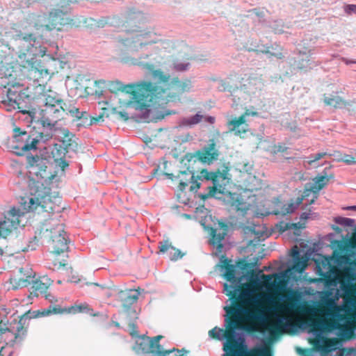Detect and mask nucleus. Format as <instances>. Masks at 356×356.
Masks as SVG:
<instances>
[{
    "instance_id": "obj_1",
    "label": "nucleus",
    "mask_w": 356,
    "mask_h": 356,
    "mask_svg": "<svg viewBox=\"0 0 356 356\" xmlns=\"http://www.w3.org/2000/svg\"><path fill=\"white\" fill-rule=\"evenodd\" d=\"M96 85L104 84L112 93L119 91L132 95L127 106L139 111L140 113L132 116L136 121L143 120L145 122H157L166 116L176 114L175 110L166 108L152 109L150 106L155 104H163L172 98H168L167 91L156 86L150 81H141L136 83L124 84L118 80L106 82L100 79L95 81Z\"/></svg>"
},
{
    "instance_id": "obj_2",
    "label": "nucleus",
    "mask_w": 356,
    "mask_h": 356,
    "mask_svg": "<svg viewBox=\"0 0 356 356\" xmlns=\"http://www.w3.org/2000/svg\"><path fill=\"white\" fill-rule=\"evenodd\" d=\"M257 265V262H248L245 257L238 259L236 264H232V261L225 256H222L220 259L219 267L222 272V277L228 283L223 284V293L229 297L231 302L230 306H225L224 310L228 315H239L243 312V307L236 302L243 298L244 293L241 290L243 282L244 280H254L258 282L264 280L267 284L273 285L272 277L270 275H264L260 277L255 275L252 268Z\"/></svg>"
},
{
    "instance_id": "obj_3",
    "label": "nucleus",
    "mask_w": 356,
    "mask_h": 356,
    "mask_svg": "<svg viewBox=\"0 0 356 356\" xmlns=\"http://www.w3.org/2000/svg\"><path fill=\"white\" fill-rule=\"evenodd\" d=\"M142 13L139 11H136L135 9H130L127 12L125 20L121 19L118 16H106L101 17L97 19L92 17L84 18L83 17L79 23H83V25L90 29L94 28H104L106 25L108 24L115 27H124L127 32L130 33H139L130 38H122L118 37V41L120 42L128 50L136 52L140 49H143L147 47V44L152 42H147L143 40L148 35V32L139 30L138 24L141 19Z\"/></svg>"
},
{
    "instance_id": "obj_4",
    "label": "nucleus",
    "mask_w": 356,
    "mask_h": 356,
    "mask_svg": "<svg viewBox=\"0 0 356 356\" xmlns=\"http://www.w3.org/2000/svg\"><path fill=\"white\" fill-rule=\"evenodd\" d=\"M0 88L6 90L7 99L3 103L13 109H17L18 112L27 114L29 122H33L35 118L36 108L34 104V98L30 94L28 88L17 81L15 74H12L9 70L3 76H0Z\"/></svg>"
},
{
    "instance_id": "obj_5",
    "label": "nucleus",
    "mask_w": 356,
    "mask_h": 356,
    "mask_svg": "<svg viewBox=\"0 0 356 356\" xmlns=\"http://www.w3.org/2000/svg\"><path fill=\"white\" fill-rule=\"evenodd\" d=\"M9 36L18 51V57L26 60L32 70L40 72L49 74V69L44 68L37 57H44L47 48L36 41L34 33H28L21 30L13 29L9 32Z\"/></svg>"
},
{
    "instance_id": "obj_6",
    "label": "nucleus",
    "mask_w": 356,
    "mask_h": 356,
    "mask_svg": "<svg viewBox=\"0 0 356 356\" xmlns=\"http://www.w3.org/2000/svg\"><path fill=\"white\" fill-rule=\"evenodd\" d=\"M39 235L40 238H47V242L52 244L53 252L56 255H60L69 249L70 241L64 230V225L62 223H58L57 221L51 223L46 220L40 229Z\"/></svg>"
},
{
    "instance_id": "obj_7",
    "label": "nucleus",
    "mask_w": 356,
    "mask_h": 356,
    "mask_svg": "<svg viewBox=\"0 0 356 356\" xmlns=\"http://www.w3.org/2000/svg\"><path fill=\"white\" fill-rule=\"evenodd\" d=\"M44 182L30 180V197L23 198L24 209L28 212H35L38 210L40 204L45 203L46 200H51V198H58V192H51V188L44 186Z\"/></svg>"
},
{
    "instance_id": "obj_8",
    "label": "nucleus",
    "mask_w": 356,
    "mask_h": 356,
    "mask_svg": "<svg viewBox=\"0 0 356 356\" xmlns=\"http://www.w3.org/2000/svg\"><path fill=\"white\" fill-rule=\"evenodd\" d=\"M248 310L243 307V312L236 316L234 314L228 315L226 312L224 320V326L227 330H231L233 332L232 336L229 335L225 341H229L232 344H241L248 343L246 338L251 337L253 339L261 341V338L255 334L258 332V330L250 325L242 326L239 328L237 327V321L242 314H246Z\"/></svg>"
},
{
    "instance_id": "obj_9",
    "label": "nucleus",
    "mask_w": 356,
    "mask_h": 356,
    "mask_svg": "<svg viewBox=\"0 0 356 356\" xmlns=\"http://www.w3.org/2000/svg\"><path fill=\"white\" fill-rule=\"evenodd\" d=\"M122 61L126 64L138 65L147 70L157 83H165L169 79V74H165L160 69L155 70L156 63L159 61L151 51L143 52L138 57L126 56L122 58Z\"/></svg>"
},
{
    "instance_id": "obj_10",
    "label": "nucleus",
    "mask_w": 356,
    "mask_h": 356,
    "mask_svg": "<svg viewBox=\"0 0 356 356\" xmlns=\"http://www.w3.org/2000/svg\"><path fill=\"white\" fill-rule=\"evenodd\" d=\"M220 152L216 148V143L214 139L209 140L207 145L195 153H187L181 160V164L186 166L191 163H195L197 161L202 163L210 165L218 159Z\"/></svg>"
},
{
    "instance_id": "obj_11",
    "label": "nucleus",
    "mask_w": 356,
    "mask_h": 356,
    "mask_svg": "<svg viewBox=\"0 0 356 356\" xmlns=\"http://www.w3.org/2000/svg\"><path fill=\"white\" fill-rule=\"evenodd\" d=\"M26 159L28 168H30L29 173L35 176L36 181L44 182L46 184L51 181L55 175L48 170L50 166L47 159L31 154L27 156Z\"/></svg>"
},
{
    "instance_id": "obj_12",
    "label": "nucleus",
    "mask_w": 356,
    "mask_h": 356,
    "mask_svg": "<svg viewBox=\"0 0 356 356\" xmlns=\"http://www.w3.org/2000/svg\"><path fill=\"white\" fill-rule=\"evenodd\" d=\"M56 122H52L49 118H43L42 120V127H47L51 132H59L63 138L58 140L61 143V145L66 152L77 153L79 149L78 138H76L74 134L70 132L67 128L56 127Z\"/></svg>"
},
{
    "instance_id": "obj_13",
    "label": "nucleus",
    "mask_w": 356,
    "mask_h": 356,
    "mask_svg": "<svg viewBox=\"0 0 356 356\" xmlns=\"http://www.w3.org/2000/svg\"><path fill=\"white\" fill-rule=\"evenodd\" d=\"M44 97V115L40 120V124H42L43 118H49L57 123L58 120L63 118V112L67 109V103L65 102L56 93L54 96L47 95Z\"/></svg>"
},
{
    "instance_id": "obj_14",
    "label": "nucleus",
    "mask_w": 356,
    "mask_h": 356,
    "mask_svg": "<svg viewBox=\"0 0 356 356\" xmlns=\"http://www.w3.org/2000/svg\"><path fill=\"white\" fill-rule=\"evenodd\" d=\"M338 282H325L324 284V290L319 292L318 297L321 304L333 307L334 309L338 310L339 306L337 301L341 297L337 288Z\"/></svg>"
},
{
    "instance_id": "obj_15",
    "label": "nucleus",
    "mask_w": 356,
    "mask_h": 356,
    "mask_svg": "<svg viewBox=\"0 0 356 356\" xmlns=\"http://www.w3.org/2000/svg\"><path fill=\"white\" fill-rule=\"evenodd\" d=\"M26 23L41 35L51 31L49 15L43 12L31 13L26 17Z\"/></svg>"
},
{
    "instance_id": "obj_16",
    "label": "nucleus",
    "mask_w": 356,
    "mask_h": 356,
    "mask_svg": "<svg viewBox=\"0 0 356 356\" xmlns=\"http://www.w3.org/2000/svg\"><path fill=\"white\" fill-rule=\"evenodd\" d=\"M296 51L297 54L290 61L294 69L308 71L318 65V63L314 61L308 55V50L301 49V45L296 48Z\"/></svg>"
},
{
    "instance_id": "obj_17",
    "label": "nucleus",
    "mask_w": 356,
    "mask_h": 356,
    "mask_svg": "<svg viewBox=\"0 0 356 356\" xmlns=\"http://www.w3.org/2000/svg\"><path fill=\"white\" fill-rule=\"evenodd\" d=\"M229 170V166L224 163L222 170L218 169L214 172H209L207 169H203L197 175H195V177L199 181H211L212 186H219L221 185L219 184L218 178L227 179Z\"/></svg>"
},
{
    "instance_id": "obj_18",
    "label": "nucleus",
    "mask_w": 356,
    "mask_h": 356,
    "mask_svg": "<svg viewBox=\"0 0 356 356\" xmlns=\"http://www.w3.org/2000/svg\"><path fill=\"white\" fill-rule=\"evenodd\" d=\"M346 263L348 264L351 268V273L353 277H346L340 283L339 288H338L341 297L343 296L354 295L356 296V263L346 260Z\"/></svg>"
},
{
    "instance_id": "obj_19",
    "label": "nucleus",
    "mask_w": 356,
    "mask_h": 356,
    "mask_svg": "<svg viewBox=\"0 0 356 356\" xmlns=\"http://www.w3.org/2000/svg\"><path fill=\"white\" fill-rule=\"evenodd\" d=\"M53 132L50 131L49 133L44 134L39 133V136L31 138V140L24 143L22 146L20 145H13L11 146V149H15V154L17 156H23L25 152H29L30 150L37 149V145L41 140L43 143H46L52 138Z\"/></svg>"
},
{
    "instance_id": "obj_20",
    "label": "nucleus",
    "mask_w": 356,
    "mask_h": 356,
    "mask_svg": "<svg viewBox=\"0 0 356 356\" xmlns=\"http://www.w3.org/2000/svg\"><path fill=\"white\" fill-rule=\"evenodd\" d=\"M41 316L40 310H29L25 312L19 318V323L16 327L17 332L14 333L15 342L22 341L27 334V328L24 327L27 321L31 318H35Z\"/></svg>"
},
{
    "instance_id": "obj_21",
    "label": "nucleus",
    "mask_w": 356,
    "mask_h": 356,
    "mask_svg": "<svg viewBox=\"0 0 356 356\" xmlns=\"http://www.w3.org/2000/svg\"><path fill=\"white\" fill-rule=\"evenodd\" d=\"M154 84L156 85L158 87H160L167 91V95L168 98H172L171 100L165 102L167 104L169 102H172L175 99L177 95H181L180 89L181 86V81L179 79V78H172L170 79V77L169 76V79L165 83H157L155 81ZM165 104V103H163ZM156 105L161 106L163 104H155L150 106V108L152 107H155ZM152 109H154L152 108Z\"/></svg>"
},
{
    "instance_id": "obj_22",
    "label": "nucleus",
    "mask_w": 356,
    "mask_h": 356,
    "mask_svg": "<svg viewBox=\"0 0 356 356\" xmlns=\"http://www.w3.org/2000/svg\"><path fill=\"white\" fill-rule=\"evenodd\" d=\"M186 169L180 170V173L181 175H190V178L187 181H184L183 179L180 180V183L179 185V190L183 192L186 187L188 185V184H192L190 187V191L193 193H197V190L201 186V183L195 177V169L191 165V164H187L186 166H184Z\"/></svg>"
},
{
    "instance_id": "obj_23",
    "label": "nucleus",
    "mask_w": 356,
    "mask_h": 356,
    "mask_svg": "<svg viewBox=\"0 0 356 356\" xmlns=\"http://www.w3.org/2000/svg\"><path fill=\"white\" fill-rule=\"evenodd\" d=\"M158 248L160 253H168L169 259L172 261H176L186 254L185 252H182L179 249L173 246L170 242L169 238L159 242Z\"/></svg>"
},
{
    "instance_id": "obj_24",
    "label": "nucleus",
    "mask_w": 356,
    "mask_h": 356,
    "mask_svg": "<svg viewBox=\"0 0 356 356\" xmlns=\"http://www.w3.org/2000/svg\"><path fill=\"white\" fill-rule=\"evenodd\" d=\"M223 355L229 356H248L249 346L248 343L241 344H232L229 341L223 342Z\"/></svg>"
},
{
    "instance_id": "obj_25",
    "label": "nucleus",
    "mask_w": 356,
    "mask_h": 356,
    "mask_svg": "<svg viewBox=\"0 0 356 356\" xmlns=\"http://www.w3.org/2000/svg\"><path fill=\"white\" fill-rule=\"evenodd\" d=\"M140 294L139 289H131L129 291L120 293L123 304L122 307L125 312L132 311L136 314V309L131 307V305L135 303Z\"/></svg>"
},
{
    "instance_id": "obj_26",
    "label": "nucleus",
    "mask_w": 356,
    "mask_h": 356,
    "mask_svg": "<svg viewBox=\"0 0 356 356\" xmlns=\"http://www.w3.org/2000/svg\"><path fill=\"white\" fill-rule=\"evenodd\" d=\"M323 102L326 106H332L337 109H342L352 105L351 101H346L337 95V92L330 94L329 96L323 95Z\"/></svg>"
},
{
    "instance_id": "obj_27",
    "label": "nucleus",
    "mask_w": 356,
    "mask_h": 356,
    "mask_svg": "<svg viewBox=\"0 0 356 356\" xmlns=\"http://www.w3.org/2000/svg\"><path fill=\"white\" fill-rule=\"evenodd\" d=\"M207 193H200L198 194V197L202 200H205L207 199L213 197L216 200L226 201V198L225 197V188L222 186H208Z\"/></svg>"
},
{
    "instance_id": "obj_28",
    "label": "nucleus",
    "mask_w": 356,
    "mask_h": 356,
    "mask_svg": "<svg viewBox=\"0 0 356 356\" xmlns=\"http://www.w3.org/2000/svg\"><path fill=\"white\" fill-rule=\"evenodd\" d=\"M31 284V286L29 289L30 294L28 296L29 298L38 297L40 294H45L49 286L50 285V284H47L40 280L34 279H32Z\"/></svg>"
},
{
    "instance_id": "obj_29",
    "label": "nucleus",
    "mask_w": 356,
    "mask_h": 356,
    "mask_svg": "<svg viewBox=\"0 0 356 356\" xmlns=\"http://www.w3.org/2000/svg\"><path fill=\"white\" fill-rule=\"evenodd\" d=\"M229 127L231 131L234 132L236 136H241L247 131L248 124H245V116L241 115L238 118H234L229 122Z\"/></svg>"
},
{
    "instance_id": "obj_30",
    "label": "nucleus",
    "mask_w": 356,
    "mask_h": 356,
    "mask_svg": "<svg viewBox=\"0 0 356 356\" xmlns=\"http://www.w3.org/2000/svg\"><path fill=\"white\" fill-rule=\"evenodd\" d=\"M225 195H227L228 197L227 200V202L232 206L235 207L237 211H241L243 213L247 211L248 208L245 206V203L244 202L243 199L240 195L236 193H230L227 191L225 192Z\"/></svg>"
},
{
    "instance_id": "obj_31",
    "label": "nucleus",
    "mask_w": 356,
    "mask_h": 356,
    "mask_svg": "<svg viewBox=\"0 0 356 356\" xmlns=\"http://www.w3.org/2000/svg\"><path fill=\"white\" fill-rule=\"evenodd\" d=\"M65 7L66 6H63L60 7L61 8L53 9L51 12H49V17L51 22V24H52V26L51 27V31L54 29L61 31V28L58 27V26L60 24Z\"/></svg>"
},
{
    "instance_id": "obj_32",
    "label": "nucleus",
    "mask_w": 356,
    "mask_h": 356,
    "mask_svg": "<svg viewBox=\"0 0 356 356\" xmlns=\"http://www.w3.org/2000/svg\"><path fill=\"white\" fill-rule=\"evenodd\" d=\"M341 237L346 241V247L344 248L343 252L348 257L355 258L356 257V231L354 229L353 232V243L350 241L348 234L346 236L341 234Z\"/></svg>"
},
{
    "instance_id": "obj_33",
    "label": "nucleus",
    "mask_w": 356,
    "mask_h": 356,
    "mask_svg": "<svg viewBox=\"0 0 356 356\" xmlns=\"http://www.w3.org/2000/svg\"><path fill=\"white\" fill-rule=\"evenodd\" d=\"M330 179H332V177H326L318 174L313 179L314 183L312 184V186H311L312 189L307 191H313L314 193H318L327 184Z\"/></svg>"
},
{
    "instance_id": "obj_34",
    "label": "nucleus",
    "mask_w": 356,
    "mask_h": 356,
    "mask_svg": "<svg viewBox=\"0 0 356 356\" xmlns=\"http://www.w3.org/2000/svg\"><path fill=\"white\" fill-rule=\"evenodd\" d=\"M218 81V90L220 92H228L232 94L239 88L237 83H231V77L229 76L225 79H219Z\"/></svg>"
},
{
    "instance_id": "obj_35",
    "label": "nucleus",
    "mask_w": 356,
    "mask_h": 356,
    "mask_svg": "<svg viewBox=\"0 0 356 356\" xmlns=\"http://www.w3.org/2000/svg\"><path fill=\"white\" fill-rule=\"evenodd\" d=\"M200 223L203 228L208 231L209 234L211 236L210 239L215 240V242L216 243L222 242V241L225 239L227 232L222 231V232L217 234L216 229L213 228L211 225H206L202 220L200 221Z\"/></svg>"
},
{
    "instance_id": "obj_36",
    "label": "nucleus",
    "mask_w": 356,
    "mask_h": 356,
    "mask_svg": "<svg viewBox=\"0 0 356 356\" xmlns=\"http://www.w3.org/2000/svg\"><path fill=\"white\" fill-rule=\"evenodd\" d=\"M34 275L31 273L26 277V278L13 277L10 279V282L13 286V289L17 290L20 288L26 287L31 284L32 279H34Z\"/></svg>"
},
{
    "instance_id": "obj_37",
    "label": "nucleus",
    "mask_w": 356,
    "mask_h": 356,
    "mask_svg": "<svg viewBox=\"0 0 356 356\" xmlns=\"http://www.w3.org/2000/svg\"><path fill=\"white\" fill-rule=\"evenodd\" d=\"M56 199L51 198V200H46L45 203L40 204V206H38V210H37L35 213H40V212H47L49 213H59L60 209L58 206H56L54 202Z\"/></svg>"
},
{
    "instance_id": "obj_38",
    "label": "nucleus",
    "mask_w": 356,
    "mask_h": 356,
    "mask_svg": "<svg viewBox=\"0 0 356 356\" xmlns=\"http://www.w3.org/2000/svg\"><path fill=\"white\" fill-rule=\"evenodd\" d=\"M264 26L268 28L275 34H282L284 33L285 28L284 23L282 19H275L272 21H265Z\"/></svg>"
},
{
    "instance_id": "obj_39",
    "label": "nucleus",
    "mask_w": 356,
    "mask_h": 356,
    "mask_svg": "<svg viewBox=\"0 0 356 356\" xmlns=\"http://www.w3.org/2000/svg\"><path fill=\"white\" fill-rule=\"evenodd\" d=\"M203 118V115L200 114V112H197L195 115H192L189 118H183L180 120L179 127H191L193 125H195L201 122Z\"/></svg>"
},
{
    "instance_id": "obj_40",
    "label": "nucleus",
    "mask_w": 356,
    "mask_h": 356,
    "mask_svg": "<svg viewBox=\"0 0 356 356\" xmlns=\"http://www.w3.org/2000/svg\"><path fill=\"white\" fill-rule=\"evenodd\" d=\"M292 260L293 263V266L291 267V269L294 272L298 270V268H302V270H304L303 268V261L301 256L300 250L295 247L291 252Z\"/></svg>"
},
{
    "instance_id": "obj_41",
    "label": "nucleus",
    "mask_w": 356,
    "mask_h": 356,
    "mask_svg": "<svg viewBox=\"0 0 356 356\" xmlns=\"http://www.w3.org/2000/svg\"><path fill=\"white\" fill-rule=\"evenodd\" d=\"M292 327L293 326L289 319L284 316L278 318L276 323L273 325L275 331L280 333H283Z\"/></svg>"
},
{
    "instance_id": "obj_42",
    "label": "nucleus",
    "mask_w": 356,
    "mask_h": 356,
    "mask_svg": "<svg viewBox=\"0 0 356 356\" xmlns=\"http://www.w3.org/2000/svg\"><path fill=\"white\" fill-rule=\"evenodd\" d=\"M92 309L89 307L86 303L81 304L79 305H74L67 308V313H86L90 314L94 316H98V314H92Z\"/></svg>"
},
{
    "instance_id": "obj_43",
    "label": "nucleus",
    "mask_w": 356,
    "mask_h": 356,
    "mask_svg": "<svg viewBox=\"0 0 356 356\" xmlns=\"http://www.w3.org/2000/svg\"><path fill=\"white\" fill-rule=\"evenodd\" d=\"M19 216V210L17 209L15 207H13L11 209L8 211L6 213H5V218L3 220H6L8 222L6 225L10 229V232H12L13 227L15 226V220L12 219V218H17Z\"/></svg>"
},
{
    "instance_id": "obj_44",
    "label": "nucleus",
    "mask_w": 356,
    "mask_h": 356,
    "mask_svg": "<svg viewBox=\"0 0 356 356\" xmlns=\"http://www.w3.org/2000/svg\"><path fill=\"white\" fill-rule=\"evenodd\" d=\"M248 356H270L265 347L261 344H256L254 347L250 348Z\"/></svg>"
},
{
    "instance_id": "obj_45",
    "label": "nucleus",
    "mask_w": 356,
    "mask_h": 356,
    "mask_svg": "<svg viewBox=\"0 0 356 356\" xmlns=\"http://www.w3.org/2000/svg\"><path fill=\"white\" fill-rule=\"evenodd\" d=\"M147 337L143 335L141 337L142 341L138 344V350L143 353H155L154 349L152 347L149 339H146Z\"/></svg>"
},
{
    "instance_id": "obj_46",
    "label": "nucleus",
    "mask_w": 356,
    "mask_h": 356,
    "mask_svg": "<svg viewBox=\"0 0 356 356\" xmlns=\"http://www.w3.org/2000/svg\"><path fill=\"white\" fill-rule=\"evenodd\" d=\"M71 283H74L76 284H79L81 286L83 285H95L104 289L103 285H101L98 283L93 282H88L86 281V279L82 276H79V275H72L68 280Z\"/></svg>"
},
{
    "instance_id": "obj_47",
    "label": "nucleus",
    "mask_w": 356,
    "mask_h": 356,
    "mask_svg": "<svg viewBox=\"0 0 356 356\" xmlns=\"http://www.w3.org/2000/svg\"><path fill=\"white\" fill-rule=\"evenodd\" d=\"M209 336L211 338H215L219 341L226 340L229 335L226 332L221 328L215 327L209 331Z\"/></svg>"
},
{
    "instance_id": "obj_48",
    "label": "nucleus",
    "mask_w": 356,
    "mask_h": 356,
    "mask_svg": "<svg viewBox=\"0 0 356 356\" xmlns=\"http://www.w3.org/2000/svg\"><path fill=\"white\" fill-rule=\"evenodd\" d=\"M334 221L336 224L342 225L346 227H353L355 228V219L342 217V216H337L334 218ZM355 229H353L354 230Z\"/></svg>"
},
{
    "instance_id": "obj_49",
    "label": "nucleus",
    "mask_w": 356,
    "mask_h": 356,
    "mask_svg": "<svg viewBox=\"0 0 356 356\" xmlns=\"http://www.w3.org/2000/svg\"><path fill=\"white\" fill-rule=\"evenodd\" d=\"M65 26H70V27H77L78 24H76V22L74 19L70 18L67 15V8L65 7L63 16L62 17V20L60 22V24H59L58 27H60L61 29Z\"/></svg>"
},
{
    "instance_id": "obj_50",
    "label": "nucleus",
    "mask_w": 356,
    "mask_h": 356,
    "mask_svg": "<svg viewBox=\"0 0 356 356\" xmlns=\"http://www.w3.org/2000/svg\"><path fill=\"white\" fill-rule=\"evenodd\" d=\"M327 155H328L329 156H332L330 154H328L325 152H318L316 154H311L307 157V159H308L307 162L309 165H313L314 168H317V167L320 166V165L319 164L316 165V162L317 161H318L319 159H323L324 156H325Z\"/></svg>"
},
{
    "instance_id": "obj_51",
    "label": "nucleus",
    "mask_w": 356,
    "mask_h": 356,
    "mask_svg": "<svg viewBox=\"0 0 356 356\" xmlns=\"http://www.w3.org/2000/svg\"><path fill=\"white\" fill-rule=\"evenodd\" d=\"M47 57L49 59L47 61L49 67H54V70L56 71L58 70L63 69L66 64L65 62H63L57 58L51 56L50 55H47Z\"/></svg>"
},
{
    "instance_id": "obj_52",
    "label": "nucleus",
    "mask_w": 356,
    "mask_h": 356,
    "mask_svg": "<svg viewBox=\"0 0 356 356\" xmlns=\"http://www.w3.org/2000/svg\"><path fill=\"white\" fill-rule=\"evenodd\" d=\"M68 153L69 152H66V150L63 147V145L58 144L54 145V148L51 152L54 160L58 159L59 157H65L66 154Z\"/></svg>"
},
{
    "instance_id": "obj_53",
    "label": "nucleus",
    "mask_w": 356,
    "mask_h": 356,
    "mask_svg": "<svg viewBox=\"0 0 356 356\" xmlns=\"http://www.w3.org/2000/svg\"><path fill=\"white\" fill-rule=\"evenodd\" d=\"M297 209L298 207L295 205L294 203L292 202L289 204L287 207H286L284 211H280L279 210L276 209L270 213L275 216H278L280 214L285 216L286 214H291L294 213Z\"/></svg>"
},
{
    "instance_id": "obj_54",
    "label": "nucleus",
    "mask_w": 356,
    "mask_h": 356,
    "mask_svg": "<svg viewBox=\"0 0 356 356\" xmlns=\"http://www.w3.org/2000/svg\"><path fill=\"white\" fill-rule=\"evenodd\" d=\"M257 51L263 53L268 56V58H270L272 57H275L277 59H282L284 56L282 51H273L270 50V47H265V51L262 50H256Z\"/></svg>"
},
{
    "instance_id": "obj_55",
    "label": "nucleus",
    "mask_w": 356,
    "mask_h": 356,
    "mask_svg": "<svg viewBox=\"0 0 356 356\" xmlns=\"http://www.w3.org/2000/svg\"><path fill=\"white\" fill-rule=\"evenodd\" d=\"M163 338L161 335H157L154 337H147L146 339H149L151 343H152L153 348H156L154 350L155 354L158 355L159 350H161L163 349L162 346L159 343V341Z\"/></svg>"
},
{
    "instance_id": "obj_56",
    "label": "nucleus",
    "mask_w": 356,
    "mask_h": 356,
    "mask_svg": "<svg viewBox=\"0 0 356 356\" xmlns=\"http://www.w3.org/2000/svg\"><path fill=\"white\" fill-rule=\"evenodd\" d=\"M79 123L76 124V128L79 130L81 127H89L92 125V122L90 120V115L86 111L84 116L81 118Z\"/></svg>"
},
{
    "instance_id": "obj_57",
    "label": "nucleus",
    "mask_w": 356,
    "mask_h": 356,
    "mask_svg": "<svg viewBox=\"0 0 356 356\" xmlns=\"http://www.w3.org/2000/svg\"><path fill=\"white\" fill-rule=\"evenodd\" d=\"M326 246H330L331 248L334 250H339L343 252L344 248L346 247V241L342 238L341 240L335 239L333 243H330V245L326 244Z\"/></svg>"
},
{
    "instance_id": "obj_58",
    "label": "nucleus",
    "mask_w": 356,
    "mask_h": 356,
    "mask_svg": "<svg viewBox=\"0 0 356 356\" xmlns=\"http://www.w3.org/2000/svg\"><path fill=\"white\" fill-rule=\"evenodd\" d=\"M8 222L6 220L0 222V238H6L10 234V229L6 226Z\"/></svg>"
},
{
    "instance_id": "obj_59",
    "label": "nucleus",
    "mask_w": 356,
    "mask_h": 356,
    "mask_svg": "<svg viewBox=\"0 0 356 356\" xmlns=\"http://www.w3.org/2000/svg\"><path fill=\"white\" fill-rule=\"evenodd\" d=\"M275 228L281 234L284 232L291 229V222H286L283 220L279 221L275 224Z\"/></svg>"
},
{
    "instance_id": "obj_60",
    "label": "nucleus",
    "mask_w": 356,
    "mask_h": 356,
    "mask_svg": "<svg viewBox=\"0 0 356 356\" xmlns=\"http://www.w3.org/2000/svg\"><path fill=\"white\" fill-rule=\"evenodd\" d=\"M31 140V136L27 133V136L19 137L17 138H12V144L10 147L13 145H20L21 146L24 144V143L29 142Z\"/></svg>"
},
{
    "instance_id": "obj_61",
    "label": "nucleus",
    "mask_w": 356,
    "mask_h": 356,
    "mask_svg": "<svg viewBox=\"0 0 356 356\" xmlns=\"http://www.w3.org/2000/svg\"><path fill=\"white\" fill-rule=\"evenodd\" d=\"M190 65L191 64L189 63H174L173 68L176 71L184 72V71H186L188 69V67L190 66Z\"/></svg>"
},
{
    "instance_id": "obj_62",
    "label": "nucleus",
    "mask_w": 356,
    "mask_h": 356,
    "mask_svg": "<svg viewBox=\"0 0 356 356\" xmlns=\"http://www.w3.org/2000/svg\"><path fill=\"white\" fill-rule=\"evenodd\" d=\"M184 352V353H187L188 351H186L185 349H181V350H178L175 348H173L172 349H170V350H163L162 349L161 350H159L158 352V356H168V355H170V353H174V352Z\"/></svg>"
},
{
    "instance_id": "obj_63",
    "label": "nucleus",
    "mask_w": 356,
    "mask_h": 356,
    "mask_svg": "<svg viewBox=\"0 0 356 356\" xmlns=\"http://www.w3.org/2000/svg\"><path fill=\"white\" fill-rule=\"evenodd\" d=\"M55 163L56 165L60 168L62 170H65L66 168L69 166L68 162L65 160V157H59L58 159H55Z\"/></svg>"
},
{
    "instance_id": "obj_64",
    "label": "nucleus",
    "mask_w": 356,
    "mask_h": 356,
    "mask_svg": "<svg viewBox=\"0 0 356 356\" xmlns=\"http://www.w3.org/2000/svg\"><path fill=\"white\" fill-rule=\"evenodd\" d=\"M343 10L347 15L356 14V4H346L343 6Z\"/></svg>"
}]
</instances>
